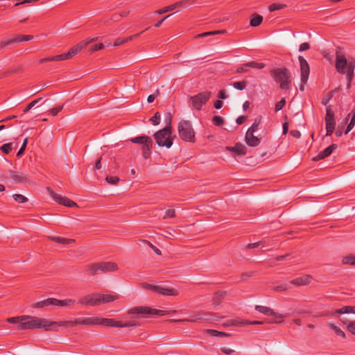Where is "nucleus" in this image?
Here are the masks:
<instances>
[{
	"label": "nucleus",
	"instance_id": "nucleus-63",
	"mask_svg": "<svg viewBox=\"0 0 355 355\" xmlns=\"http://www.w3.org/2000/svg\"><path fill=\"white\" fill-rule=\"evenodd\" d=\"M311 48L310 44L309 42H304L300 44L299 48V51H307Z\"/></svg>",
	"mask_w": 355,
	"mask_h": 355
},
{
	"label": "nucleus",
	"instance_id": "nucleus-36",
	"mask_svg": "<svg viewBox=\"0 0 355 355\" xmlns=\"http://www.w3.org/2000/svg\"><path fill=\"white\" fill-rule=\"evenodd\" d=\"M206 333L209 334L211 336L213 337H223V336H230V334L223 332V331H219L215 329H206Z\"/></svg>",
	"mask_w": 355,
	"mask_h": 355
},
{
	"label": "nucleus",
	"instance_id": "nucleus-54",
	"mask_svg": "<svg viewBox=\"0 0 355 355\" xmlns=\"http://www.w3.org/2000/svg\"><path fill=\"white\" fill-rule=\"evenodd\" d=\"M285 105H286V99H285V98H282L279 101L276 103L275 107V112H277L280 111L284 107V106Z\"/></svg>",
	"mask_w": 355,
	"mask_h": 355
},
{
	"label": "nucleus",
	"instance_id": "nucleus-31",
	"mask_svg": "<svg viewBox=\"0 0 355 355\" xmlns=\"http://www.w3.org/2000/svg\"><path fill=\"white\" fill-rule=\"evenodd\" d=\"M145 31H143L142 32H141L140 33H137V34H135L133 35H131V36H129V37H125V38H117L115 42H114V46H119V45H121V44H125V42H130L131 40H132L134 38H137L138 37L140 34H141L142 33H144Z\"/></svg>",
	"mask_w": 355,
	"mask_h": 355
},
{
	"label": "nucleus",
	"instance_id": "nucleus-7",
	"mask_svg": "<svg viewBox=\"0 0 355 355\" xmlns=\"http://www.w3.org/2000/svg\"><path fill=\"white\" fill-rule=\"evenodd\" d=\"M153 137L156 144L159 147L170 148L173 144L172 130H169L168 128H163L162 129L155 132Z\"/></svg>",
	"mask_w": 355,
	"mask_h": 355
},
{
	"label": "nucleus",
	"instance_id": "nucleus-48",
	"mask_svg": "<svg viewBox=\"0 0 355 355\" xmlns=\"http://www.w3.org/2000/svg\"><path fill=\"white\" fill-rule=\"evenodd\" d=\"M42 100V98H38L33 101H31L30 103L27 105V106L24 108L23 110V112L25 114L28 112L32 107H33L37 103H38Z\"/></svg>",
	"mask_w": 355,
	"mask_h": 355
},
{
	"label": "nucleus",
	"instance_id": "nucleus-35",
	"mask_svg": "<svg viewBox=\"0 0 355 355\" xmlns=\"http://www.w3.org/2000/svg\"><path fill=\"white\" fill-rule=\"evenodd\" d=\"M100 298V304L108 303L116 300L118 297L117 296L112 295L110 294H101L99 293Z\"/></svg>",
	"mask_w": 355,
	"mask_h": 355
},
{
	"label": "nucleus",
	"instance_id": "nucleus-28",
	"mask_svg": "<svg viewBox=\"0 0 355 355\" xmlns=\"http://www.w3.org/2000/svg\"><path fill=\"white\" fill-rule=\"evenodd\" d=\"M157 293L166 296H176L178 295V291L173 288H165L160 286H157L156 292Z\"/></svg>",
	"mask_w": 355,
	"mask_h": 355
},
{
	"label": "nucleus",
	"instance_id": "nucleus-45",
	"mask_svg": "<svg viewBox=\"0 0 355 355\" xmlns=\"http://www.w3.org/2000/svg\"><path fill=\"white\" fill-rule=\"evenodd\" d=\"M0 150L4 153V154H9L12 150V143H7V144H3L1 148H0Z\"/></svg>",
	"mask_w": 355,
	"mask_h": 355
},
{
	"label": "nucleus",
	"instance_id": "nucleus-64",
	"mask_svg": "<svg viewBox=\"0 0 355 355\" xmlns=\"http://www.w3.org/2000/svg\"><path fill=\"white\" fill-rule=\"evenodd\" d=\"M288 288L289 287L285 284V285H280V286H275V287H274L273 289H274V291L279 292V291H285L288 290Z\"/></svg>",
	"mask_w": 355,
	"mask_h": 355
},
{
	"label": "nucleus",
	"instance_id": "nucleus-58",
	"mask_svg": "<svg viewBox=\"0 0 355 355\" xmlns=\"http://www.w3.org/2000/svg\"><path fill=\"white\" fill-rule=\"evenodd\" d=\"M345 324H347V329L352 334L355 335V322L349 321L348 322L343 321Z\"/></svg>",
	"mask_w": 355,
	"mask_h": 355
},
{
	"label": "nucleus",
	"instance_id": "nucleus-8",
	"mask_svg": "<svg viewBox=\"0 0 355 355\" xmlns=\"http://www.w3.org/2000/svg\"><path fill=\"white\" fill-rule=\"evenodd\" d=\"M175 312H176L175 310L164 311V310L153 309L149 306H135V307L130 309L127 311V313L129 315H133V314L141 315L142 316H144L146 315H157L162 316V315L171 314L172 313H173Z\"/></svg>",
	"mask_w": 355,
	"mask_h": 355
},
{
	"label": "nucleus",
	"instance_id": "nucleus-32",
	"mask_svg": "<svg viewBox=\"0 0 355 355\" xmlns=\"http://www.w3.org/2000/svg\"><path fill=\"white\" fill-rule=\"evenodd\" d=\"M263 19V18L261 15L257 13H254L251 15L250 25L252 27H257L262 23Z\"/></svg>",
	"mask_w": 355,
	"mask_h": 355
},
{
	"label": "nucleus",
	"instance_id": "nucleus-10",
	"mask_svg": "<svg viewBox=\"0 0 355 355\" xmlns=\"http://www.w3.org/2000/svg\"><path fill=\"white\" fill-rule=\"evenodd\" d=\"M40 318L35 316L22 315V322L17 325L18 330L40 329Z\"/></svg>",
	"mask_w": 355,
	"mask_h": 355
},
{
	"label": "nucleus",
	"instance_id": "nucleus-19",
	"mask_svg": "<svg viewBox=\"0 0 355 355\" xmlns=\"http://www.w3.org/2000/svg\"><path fill=\"white\" fill-rule=\"evenodd\" d=\"M5 178H11L13 180V182L15 184H23L29 182V178L28 175L16 171H9L8 176H6Z\"/></svg>",
	"mask_w": 355,
	"mask_h": 355
},
{
	"label": "nucleus",
	"instance_id": "nucleus-1",
	"mask_svg": "<svg viewBox=\"0 0 355 355\" xmlns=\"http://www.w3.org/2000/svg\"><path fill=\"white\" fill-rule=\"evenodd\" d=\"M335 68L336 71L340 74H345L347 80V88L351 87V83L354 77L355 58L346 56L340 51H336Z\"/></svg>",
	"mask_w": 355,
	"mask_h": 355
},
{
	"label": "nucleus",
	"instance_id": "nucleus-33",
	"mask_svg": "<svg viewBox=\"0 0 355 355\" xmlns=\"http://www.w3.org/2000/svg\"><path fill=\"white\" fill-rule=\"evenodd\" d=\"M48 239L51 241H55L58 243L64 244V245L70 244L71 243L75 242V240L72 239H66V238L55 236H49Z\"/></svg>",
	"mask_w": 355,
	"mask_h": 355
},
{
	"label": "nucleus",
	"instance_id": "nucleus-9",
	"mask_svg": "<svg viewBox=\"0 0 355 355\" xmlns=\"http://www.w3.org/2000/svg\"><path fill=\"white\" fill-rule=\"evenodd\" d=\"M76 301L72 299H65L61 300L56 298L50 297L32 304L31 307L40 309L49 306L50 305L67 306L73 304Z\"/></svg>",
	"mask_w": 355,
	"mask_h": 355
},
{
	"label": "nucleus",
	"instance_id": "nucleus-57",
	"mask_svg": "<svg viewBox=\"0 0 355 355\" xmlns=\"http://www.w3.org/2000/svg\"><path fill=\"white\" fill-rule=\"evenodd\" d=\"M27 143H28V138H26L24 140V142L20 148V149L19 150V151L17 152V156L18 157H20L22 156V155L24 154V150L26 148V146H27Z\"/></svg>",
	"mask_w": 355,
	"mask_h": 355
},
{
	"label": "nucleus",
	"instance_id": "nucleus-38",
	"mask_svg": "<svg viewBox=\"0 0 355 355\" xmlns=\"http://www.w3.org/2000/svg\"><path fill=\"white\" fill-rule=\"evenodd\" d=\"M261 121V116H258L254 119V121L252 123V125L248 128V130L247 131L252 132L254 133L258 130V128H259V125H260Z\"/></svg>",
	"mask_w": 355,
	"mask_h": 355
},
{
	"label": "nucleus",
	"instance_id": "nucleus-21",
	"mask_svg": "<svg viewBox=\"0 0 355 355\" xmlns=\"http://www.w3.org/2000/svg\"><path fill=\"white\" fill-rule=\"evenodd\" d=\"M344 313H355V306H345L341 309H336L334 312L329 313H322L316 315L319 316H328L333 314H344Z\"/></svg>",
	"mask_w": 355,
	"mask_h": 355
},
{
	"label": "nucleus",
	"instance_id": "nucleus-53",
	"mask_svg": "<svg viewBox=\"0 0 355 355\" xmlns=\"http://www.w3.org/2000/svg\"><path fill=\"white\" fill-rule=\"evenodd\" d=\"M103 48H104V44L103 43H98V44H96L91 46L89 49V51L90 53H92L96 51L103 49Z\"/></svg>",
	"mask_w": 355,
	"mask_h": 355
},
{
	"label": "nucleus",
	"instance_id": "nucleus-14",
	"mask_svg": "<svg viewBox=\"0 0 355 355\" xmlns=\"http://www.w3.org/2000/svg\"><path fill=\"white\" fill-rule=\"evenodd\" d=\"M255 310L266 315L268 316L272 315L275 316L277 319H280V320H274L269 321L268 323H281L283 321V319L288 315V313L286 314H281L277 312L274 311L272 309L265 306L256 305Z\"/></svg>",
	"mask_w": 355,
	"mask_h": 355
},
{
	"label": "nucleus",
	"instance_id": "nucleus-51",
	"mask_svg": "<svg viewBox=\"0 0 355 355\" xmlns=\"http://www.w3.org/2000/svg\"><path fill=\"white\" fill-rule=\"evenodd\" d=\"M212 122L216 126H221L224 123V119L220 116H214Z\"/></svg>",
	"mask_w": 355,
	"mask_h": 355
},
{
	"label": "nucleus",
	"instance_id": "nucleus-62",
	"mask_svg": "<svg viewBox=\"0 0 355 355\" xmlns=\"http://www.w3.org/2000/svg\"><path fill=\"white\" fill-rule=\"evenodd\" d=\"M21 71V67H17L14 69H11L7 71H6L3 76L6 77L8 76L10 74L17 73L18 71Z\"/></svg>",
	"mask_w": 355,
	"mask_h": 355
},
{
	"label": "nucleus",
	"instance_id": "nucleus-16",
	"mask_svg": "<svg viewBox=\"0 0 355 355\" xmlns=\"http://www.w3.org/2000/svg\"><path fill=\"white\" fill-rule=\"evenodd\" d=\"M47 191H48L49 195L52 197V198L59 205H63V206H65L67 207H78L76 202L70 200L67 197L62 196L61 195L56 193L54 191H53L49 187L47 188Z\"/></svg>",
	"mask_w": 355,
	"mask_h": 355
},
{
	"label": "nucleus",
	"instance_id": "nucleus-59",
	"mask_svg": "<svg viewBox=\"0 0 355 355\" xmlns=\"http://www.w3.org/2000/svg\"><path fill=\"white\" fill-rule=\"evenodd\" d=\"M64 105L56 107L51 108L49 110V112L52 116H55L63 109Z\"/></svg>",
	"mask_w": 355,
	"mask_h": 355
},
{
	"label": "nucleus",
	"instance_id": "nucleus-23",
	"mask_svg": "<svg viewBox=\"0 0 355 355\" xmlns=\"http://www.w3.org/2000/svg\"><path fill=\"white\" fill-rule=\"evenodd\" d=\"M101 272L107 273L116 271L119 269L118 265L115 262L102 261L100 262Z\"/></svg>",
	"mask_w": 355,
	"mask_h": 355
},
{
	"label": "nucleus",
	"instance_id": "nucleus-20",
	"mask_svg": "<svg viewBox=\"0 0 355 355\" xmlns=\"http://www.w3.org/2000/svg\"><path fill=\"white\" fill-rule=\"evenodd\" d=\"M265 66L266 64L264 63L251 61L244 63L242 67H238L236 70V72L238 73H246L248 71V67L261 69H263Z\"/></svg>",
	"mask_w": 355,
	"mask_h": 355
},
{
	"label": "nucleus",
	"instance_id": "nucleus-46",
	"mask_svg": "<svg viewBox=\"0 0 355 355\" xmlns=\"http://www.w3.org/2000/svg\"><path fill=\"white\" fill-rule=\"evenodd\" d=\"M12 197L18 203H25L28 202V198L21 194H14Z\"/></svg>",
	"mask_w": 355,
	"mask_h": 355
},
{
	"label": "nucleus",
	"instance_id": "nucleus-43",
	"mask_svg": "<svg viewBox=\"0 0 355 355\" xmlns=\"http://www.w3.org/2000/svg\"><path fill=\"white\" fill-rule=\"evenodd\" d=\"M352 117L350 120V122L347 125V130L345 131V134H347L354 127L355 125V107L352 110Z\"/></svg>",
	"mask_w": 355,
	"mask_h": 355
},
{
	"label": "nucleus",
	"instance_id": "nucleus-41",
	"mask_svg": "<svg viewBox=\"0 0 355 355\" xmlns=\"http://www.w3.org/2000/svg\"><path fill=\"white\" fill-rule=\"evenodd\" d=\"M286 7V4L274 3L270 4L268 6V10H269L270 12H274V11H276V10L284 9Z\"/></svg>",
	"mask_w": 355,
	"mask_h": 355
},
{
	"label": "nucleus",
	"instance_id": "nucleus-6",
	"mask_svg": "<svg viewBox=\"0 0 355 355\" xmlns=\"http://www.w3.org/2000/svg\"><path fill=\"white\" fill-rule=\"evenodd\" d=\"M178 130L180 138L184 141L191 143L196 141V133L189 121L181 120L178 123Z\"/></svg>",
	"mask_w": 355,
	"mask_h": 355
},
{
	"label": "nucleus",
	"instance_id": "nucleus-2",
	"mask_svg": "<svg viewBox=\"0 0 355 355\" xmlns=\"http://www.w3.org/2000/svg\"><path fill=\"white\" fill-rule=\"evenodd\" d=\"M87 326L102 325L107 327H139L140 323L135 320L122 322L112 318H105L101 317H87Z\"/></svg>",
	"mask_w": 355,
	"mask_h": 355
},
{
	"label": "nucleus",
	"instance_id": "nucleus-42",
	"mask_svg": "<svg viewBox=\"0 0 355 355\" xmlns=\"http://www.w3.org/2000/svg\"><path fill=\"white\" fill-rule=\"evenodd\" d=\"M173 120V116L171 112H167L165 114L164 121L166 123V126L164 128H168L169 130H172L171 123Z\"/></svg>",
	"mask_w": 355,
	"mask_h": 355
},
{
	"label": "nucleus",
	"instance_id": "nucleus-34",
	"mask_svg": "<svg viewBox=\"0 0 355 355\" xmlns=\"http://www.w3.org/2000/svg\"><path fill=\"white\" fill-rule=\"evenodd\" d=\"M48 239L51 241H55L58 243L64 244V245L70 244L71 243L75 242V240L72 239H66V238L55 236H49Z\"/></svg>",
	"mask_w": 355,
	"mask_h": 355
},
{
	"label": "nucleus",
	"instance_id": "nucleus-3",
	"mask_svg": "<svg viewBox=\"0 0 355 355\" xmlns=\"http://www.w3.org/2000/svg\"><path fill=\"white\" fill-rule=\"evenodd\" d=\"M87 318H76L74 320H64V321H49L46 319L40 318L39 323L40 329L42 328L45 331H58L60 327H73L77 324L87 325Z\"/></svg>",
	"mask_w": 355,
	"mask_h": 355
},
{
	"label": "nucleus",
	"instance_id": "nucleus-27",
	"mask_svg": "<svg viewBox=\"0 0 355 355\" xmlns=\"http://www.w3.org/2000/svg\"><path fill=\"white\" fill-rule=\"evenodd\" d=\"M85 272L92 276H94L101 272L100 262L86 265L85 266Z\"/></svg>",
	"mask_w": 355,
	"mask_h": 355
},
{
	"label": "nucleus",
	"instance_id": "nucleus-4",
	"mask_svg": "<svg viewBox=\"0 0 355 355\" xmlns=\"http://www.w3.org/2000/svg\"><path fill=\"white\" fill-rule=\"evenodd\" d=\"M96 40L97 38H93L87 39L85 41H82L76 45H75L73 47L71 48L67 53H64L62 54L57 55L55 56L42 58L40 60L39 63L43 64L47 62L62 61L71 59L73 56H75L78 52H80L83 48H85L88 44L93 42Z\"/></svg>",
	"mask_w": 355,
	"mask_h": 355
},
{
	"label": "nucleus",
	"instance_id": "nucleus-30",
	"mask_svg": "<svg viewBox=\"0 0 355 355\" xmlns=\"http://www.w3.org/2000/svg\"><path fill=\"white\" fill-rule=\"evenodd\" d=\"M227 295V292L226 291H216L214 295V297L212 298V303L215 306H218L220 305L223 299L225 298V297Z\"/></svg>",
	"mask_w": 355,
	"mask_h": 355
},
{
	"label": "nucleus",
	"instance_id": "nucleus-37",
	"mask_svg": "<svg viewBox=\"0 0 355 355\" xmlns=\"http://www.w3.org/2000/svg\"><path fill=\"white\" fill-rule=\"evenodd\" d=\"M148 137H149V136L141 135V136H139V137H136L130 139V141L133 144H137L142 145L148 141Z\"/></svg>",
	"mask_w": 355,
	"mask_h": 355
},
{
	"label": "nucleus",
	"instance_id": "nucleus-26",
	"mask_svg": "<svg viewBox=\"0 0 355 355\" xmlns=\"http://www.w3.org/2000/svg\"><path fill=\"white\" fill-rule=\"evenodd\" d=\"M245 141L249 146L255 147L260 144L261 139L254 136V132L247 131L245 136Z\"/></svg>",
	"mask_w": 355,
	"mask_h": 355
},
{
	"label": "nucleus",
	"instance_id": "nucleus-60",
	"mask_svg": "<svg viewBox=\"0 0 355 355\" xmlns=\"http://www.w3.org/2000/svg\"><path fill=\"white\" fill-rule=\"evenodd\" d=\"M175 211L174 209H168L166 213H165V215L164 216L163 218L164 219H166V218H175Z\"/></svg>",
	"mask_w": 355,
	"mask_h": 355
},
{
	"label": "nucleus",
	"instance_id": "nucleus-61",
	"mask_svg": "<svg viewBox=\"0 0 355 355\" xmlns=\"http://www.w3.org/2000/svg\"><path fill=\"white\" fill-rule=\"evenodd\" d=\"M231 324H232V326H235V327L244 326V325H246V320H231Z\"/></svg>",
	"mask_w": 355,
	"mask_h": 355
},
{
	"label": "nucleus",
	"instance_id": "nucleus-11",
	"mask_svg": "<svg viewBox=\"0 0 355 355\" xmlns=\"http://www.w3.org/2000/svg\"><path fill=\"white\" fill-rule=\"evenodd\" d=\"M211 96V92L207 91L191 96L190 101L196 110H200L202 107L210 99Z\"/></svg>",
	"mask_w": 355,
	"mask_h": 355
},
{
	"label": "nucleus",
	"instance_id": "nucleus-52",
	"mask_svg": "<svg viewBox=\"0 0 355 355\" xmlns=\"http://www.w3.org/2000/svg\"><path fill=\"white\" fill-rule=\"evenodd\" d=\"M7 322L12 324H17V325H19L22 322V315L8 318L7 319Z\"/></svg>",
	"mask_w": 355,
	"mask_h": 355
},
{
	"label": "nucleus",
	"instance_id": "nucleus-18",
	"mask_svg": "<svg viewBox=\"0 0 355 355\" xmlns=\"http://www.w3.org/2000/svg\"><path fill=\"white\" fill-rule=\"evenodd\" d=\"M78 303L85 306L100 305L99 293H92L85 295L78 300Z\"/></svg>",
	"mask_w": 355,
	"mask_h": 355
},
{
	"label": "nucleus",
	"instance_id": "nucleus-56",
	"mask_svg": "<svg viewBox=\"0 0 355 355\" xmlns=\"http://www.w3.org/2000/svg\"><path fill=\"white\" fill-rule=\"evenodd\" d=\"M143 243L148 244V245L157 254L161 255L162 252L159 249H158L157 247H155L153 243H151L150 241L147 240H142Z\"/></svg>",
	"mask_w": 355,
	"mask_h": 355
},
{
	"label": "nucleus",
	"instance_id": "nucleus-39",
	"mask_svg": "<svg viewBox=\"0 0 355 355\" xmlns=\"http://www.w3.org/2000/svg\"><path fill=\"white\" fill-rule=\"evenodd\" d=\"M342 262L343 264L355 266V256L350 254L343 258Z\"/></svg>",
	"mask_w": 355,
	"mask_h": 355
},
{
	"label": "nucleus",
	"instance_id": "nucleus-22",
	"mask_svg": "<svg viewBox=\"0 0 355 355\" xmlns=\"http://www.w3.org/2000/svg\"><path fill=\"white\" fill-rule=\"evenodd\" d=\"M337 145L335 144H332L327 148H326L324 150L320 152L315 157H314L312 160L314 162H318L320 159H322L325 157H329L333 151L336 149Z\"/></svg>",
	"mask_w": 355,
	"mask_h": 355
},
{
	"label": "nucleus",
	"instance_id": "nucleus-15",
	"mask_svg": "<svg viewBox=\"0 0 355 355\" xmlns=\"http://www.w3.org/2000/svg\"><path fill=\"white\" fill-rule=\"evenodd\" d=\"M325 125H326V135L331 136L336 127V120L334 112L330 105L326 107V116H325Z\"/></svg>",
	"mask_w": 355,
	"mask_h": 355
},
{
	"label": "nucleus",
	"instance_id": "nucleus-55",
	"mask_svg": "<svg viewBox=\"0 0 355 355\" xmlns=\"http://www.w3.org/2000/svg\"><path fill=\"white\" fill-rule=\"evenodd\" d=\"M150 121L154 125H157L160 123V114L159 112L155 113L154 116L150 119Z\"/></svg>",
	"mask_w": 355,
	"mask_h": 355
},
{
	"label": "nucleus",
	"instance_id": "nucleus-50",
	"mask_svg": "<svg viewBox=\"0 0 355 355\" xmlns=\"http://www.w3.org/2000/svg\"><path fill=\"white\" fill-rule=\"evenodd\" d=\"M175 10V8L173 7V5L171 4V5L168 6L164 7V8H163L162 9H159V10L155 11V13L159 14V15H162V14H164V13H166L167 12L172 11V10Z\"/></svg>",
	"mask_w": 355,
	"mask_h": 355
},
{
	"label": "nucleus",
	"instance_id": "nucleus-29",
	"mask_svg": "<svg viewBox=\"0 0 355 355\" xmlns=\"http://www.w3.org/2000/svg\"><path fill=\"white\" fill-rule=\"evenodd\" d=\"M227 149L235 153L238 155H245L247 153L246 147L241 143H236L235 146L232 147H227Z\"/></svg>",
	"mask_w": 355,
	"mask_h": 355
},
{
	"label": "nucleus",
	"instance_id": "nucleus-24",
	"mask_svg": "<svg viewBox=\"0 0 355 355\" xmlns=\"http://www.w3.org/2000/svg\"><path fill=\"white\" fill-rule=\"evenodd\" d=\"M153 139L149 137L148 141L141 145L142 156L145 159L150 157L151 149L153 148Z\"/></svg>",
	"mask_w": 355,
	"mask_h": 355
},
{
	"label": "nucleus",
	"instance_id": "nucleus-40",
	"mask_svg": "<svg viewBox=\"0 0 355 355\" xmlns=\"http://www.w3.org/2000/svg\"><path fill=\"white\" fill-rule=\"evenodd\" d=\"M329 327L331 329L334 330L338 336H340L342 338H345V337H346L345 333L343 330H341L339 327H338L337 326H336L335 324H334L332 323L329 324Z\"/></svg>",
	"mask_w": 355,
	"mask_h": 355
},
{
	"label": "nucleus",
	"instance_id": "nucleus-17",
	"mask_svg": "<svg viewBox=\"0 0 355 355\" xmlns=\"http://www.w3.org/2000/svg\"><path fill=\"white\" fill-rule=\"evenodd\" d=\"M33 38V35H15L10 39L0 41V50L15 43L29 41Z\"/></svg>",
	"mask_w": 355,
	"mask_h": 355
},
{
	"label": "nucleus",
	"instance_id": "nucleus-44",
	"mask_svg": "<svg viewBox=\"0 0 355 355\" xmlns=\"http://www.w3.org/2000/svg\"><path fill=\"white\" fill-rule=\"evenodd\" d=\"M233 87L238 89V90H243L246 88L247 86V81L246 80H242L239 82H234L232 84Z\"/></svg>",
	"mask_w": 355,
	"mask_h": 355
},
{
	"label": "nucleus",
	"instance_id": "nucleus-25",
	"mask_svg": "<svg viewBox=\"0 0 355 355\" xmlns=\"http://www.w3.org/2000/svg\"><path fill=\"white\" fill-rule=\"evenodd\" d=\"M311 279L312 277L311 275H304L291 280L290 284L297 286H306L311 283Z\"/></svg>",
	"mask_w": 355,
	"mask_h": 355
},
{
	"label": "nucleus",
	"instance_id": "nucleus-13",
	"mask_svg": "<svg viewBox=\"0 0 355 355\" xmlns=\"http://www.w3.org/2000/svg\"><path fill=\"white\" fill-rule=\"evenodd\" d=\"M298 60L300 62L301 72V85H300V89L301 91H303L304 89V85L307 83L309 78L310 67L308 62L305 60V58L303 56L300 55L298 57Z\"/></svg>",
	"mask_w": 355,
	"mask_h": 355
},
{
	"label": "nucleus",
	"instance_id": "nucleus-47",
	"mask_svg": "<svg viewBox=\"0 0 355 355\" xmlns=\"http://www.w3.org/2000/svg\"><path fill=\"white\" fill-rule=\"evenodd\" d=\"M140 286L141 288H144L145 290L151 291L154 293L156 292V289H157L156 285H152L148 283L144 282V283L140 284Z\"/></svg>",
	"mask_w": 355,
	"mask_h": 355
},
{
	"label": "nucleus",
	"instance_id": "nucleus-12",
	"mask_svg": "<svg viewBox=\"0 0 355 355\" xmlns=\"http://www.w3.org/2000/svg\"><path fill=\"white\" fill-rule=\"evenodd\" d=\"M216 317V314L212 312H208L205 311H201L191 317L189 319H183V320H172V322H196L201 320H214Z\"/></svg>",
	"mask_w": 355,
	"mask_h": 355
},
{
	"label": "nucleus",
	"instance_id": "nucleus-5",
	"mask_svg": "<svg viewBox=\"0 0 355 355\" xmlns=\"http://www.w3.org/2000/svg\"><path fill=\"white\" fill-rule=\"evenodd\" d=\"M270 76L276 83L279 84L281 89L287 90L291 87V75L286 67L275 68L270 70Z\"/></svg>",
	"mask_w": 355,
	"mask_h": 355
},
{
	"label": "nucleus",
	"instance_id": "nucleus-49",
	"mask_svg": "<svg viewBox=\"0 0 355 355\" xmlns=\"http://www.w3.org/2000/svg\"><path fill=\"white\" fill-rule=\"evenodd\" d=\"M119 180H120L119 178H118L116 176H107L105 178V181L108 184H112V185L117 184L118 182H119Z\"/></svg>",
	"mask_w": 355,
	"mask_h": 355
}]
</instances>
